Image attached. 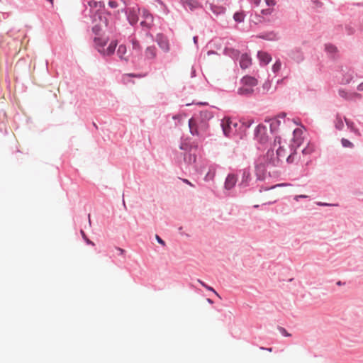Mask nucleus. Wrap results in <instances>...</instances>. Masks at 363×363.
Instances as JSON below:
<instances>
[{
	"instance_id": "f257e3e1",
	"label": "nucleus",
	"mask_w": 363,
	"mask_h": 363,
	"mask_svg": "<svg viewBox=\"0 0 363 363\" xmlns=\"http://www.w3.org/2000/svg\"><path fill=\"white\" fill-rule=\"evenodd\" d=\"M108 42V38L104 37H96L94 38V43L98 51L104 55H111L113 54L116 48V42L112 41L110 43L108 46L105 48Z\"/></svg>"
},
{
	"instance_id": "f03ea898",
	"label": "nucleus",
	"mask_w": 363,
	"mask_h": 363,
	"mask_svg": "<svg viewBox=\"0 0 363 363\" xmlns=\"http://www.w3.org/2000/svg\"><path fill=\"white\" fill-rule=\"evenodd\" d=\"M277 143L279 145V147L277 150V162L286 160L288 163L294 162L296 155V150L294 149H292L291 150V152L290 154H289V152L287 151L286 149L287 145H281L280 138H276L274 140V146L277 145Z\"/></svg>"
},
{
	"instance_id": "7ed1b4c3",
	"label": "nucleus",
	"mask_w": 363,
	"mask_h": 363,
	"mask_svg": "<svg viewBox=\"0 0 363 363\" xmlns=\"http://www.w3.org/2000/svg\"><path fill=\"white\" fill-rule=\"evenodd\" d=\"M242 86L238 89V93L240 95H250L254 91V87L257 85V81L252 77H244L241 79Z\"/></svg>"
},
{
	"instance_id": "20e7f679",
	"label": "nucleus",
	"mask_w": 363,
	"mask_h": 363,
	"mask_svg": "<svg viewBox=\"0 0 363 363\" xmlns=\"http://www.w3.org/2000/svg\"><path fill=\"white\" fill-rule=\"evenodd\" d=\"M238 125V124L236 121H234L229 118H223L221 121V127L224 135L227 137H230L235 134L237 133Z\"/></svg>"
},
{
	"instance_id": "39448f33",
	"label": "nucleus",
	"mask_w": 363,
	"mask_h": 363,
	"mask_svg": "<svg viewBox=\"0 0 363 363\" xmlns=\"http://www.w3.org/2000/svg\"><path fill=\"white\" fill-rule=\"evenodd\" d=\"M303 131L301 128H296L294 130V137L291 144V150L296 149L301 145L304 141Z\"/></svg>"
},
{
	"instance_id": "423d86ee",
	"label": "nucleus",
	"mask_w": 363,
	"mask_h": 363,
	"mask_svg": "<svg viewBox=\"0 0 363 363\" xmlns=\"http://www.w3.org/2000/svg\"><path fill=\"white\" fill-rule=\"evenodd\" d=\"M255 138L261 143H264L268 139L267 128L263 125H258L255 130Z\"/></svg>"
},
{
	"instance_id": "0eeeda50",
	"label": "nucleus",
	"mask_w": 363,
	"mask_h": 363,
	"mask_svg": "<svg viewBox=\"0 0 363 363\" xmlns=\"http://www.w3.org/2000/svg\"><path fill=\"white\" fill-rule=\"evenodd\" d=\"M143 18H144L141 22L140 25L143 28H146L147 29H150L153 25V16L149 13L147 11H143Z\"/></svg>"
},
{
	"instance_id": "6e6552de",
	"label": "nucleus",
	"mask_w": 363,
	"mask_h": 363,
	"mask_svg": "<svg viewBox=\"0 0 363 363\" xmlns=\"http://www.w3.org/2000/svg\"><path fill=\"white\" fill-rule=\"evenodd\" d=\"M156 41L160 46V48L164 50V52H167L170 50V46L169 43V40L167 38L164 36L162 34H159L157 35Z\"/></svg>"
},
{
	"instance_id": "1a4fd4ad",
	"label": "nucleus",
	"mask_w": 363,
	"mask_h": 363,
	"mask_svg": "<svg viewBox=\"0 0 363 363\" xmlns=\"http://www.w3.org/2000/svg\"><path fill=\"white\" fill-rule=\"evenodd\" d=\"M219 1H224V0H212L211 3V11L216 15L222 14L225 13V7L223 5H218Z\"/></svg>"
},
{
	"instance_id": "9d476101",
	"label": "nucleus",
	"mask_w": 363,
	"mask_h": 363,
	"mask_svg": "<svg viewBox=\"0 0 363 363\" xmlns=\"http://www.w3.org/2000/svg\"><path fill=\"white\" fill-rule=\"evenodd\" d=\"M270 163H267V166L260 163L256 166V174L259 179H263L267 168H269Z\"/></svg>"
},
{
	"instance_id": "9b49d317",
	"label": "nucleus",
	"mask_w": 363,
	"mask_h": 363,
	"mask_svg": "<svg viewBox=\"0 0 363 363\" xmlns=\"http://www.w3.org/2000/svg\"><path fill=\"white\" fill-rule=\"evenodd\" d=\"M128 19L130 24L133 25L138 21V9L135 8L128 9Z\"/></svg>"
},
{
	"instance_id": "f8f14e48",
	"label": "nucleus",
	"mask_w": 363,
	"mask_h": 363,
	"mask_svg": "<svg viewBox=\"0 0 363 363\" xmlns=\"http://www.w3.org/2000/svg\"><path fill=\"white\" fill-rule=\"evenodd\" d=\"M189 126L190 132L192 135H201V130L199 128L196 121L194 118H192L189 119Z\"/></svg>"
},
{
	"instance_id": "ddd939ff",
	"label": "nucleus",
	"mask_w": 363,
	"mask_h": 363,
	"mask_svg": "<svg viewBox=\"0 0 363 363\" xmlns=\"http://www.w3.org/2000/svg\"><path fill=\"white\" fill-rule=\"evenodd\" d=\"M251 58L247 54H242L240 58V65L242 69H246L251 65Z\"/></svg>"
},
{
	"instance_id": "4468645a",
	"label": "nucleus",
	"mask_w": 363,
	"mask_h": 363,
	"mask_svg": "<svg viewBox=\"0 0 363 363\" xmlns=\"http://www.w3.org/2000/svg\"><path fill=\"white\" fill-rule=\"evenodd\" d=\"M236 182H237V177H235V175L229 174L225 179V189H232L235 185Z\"/></svg>"
},
{
	"instance_id": "2eb2a0df",
	"label": "nucleus",
	"mask_w": 363,
	"mask_h": 363,
	"mask_svg": "<svg viewBox=\"0 0 363 363\" xmlns=\"http://www.w3.org/2000/svg\"><path fill=\"white\" fill-rule=\"evenodd\" d=\"M145 57L147 60H152L157 55V50L154 46L147 47L145 51Z\"/></svg>"
},
{
	"instance_id": "dca6fc26",
	"label": "nucleus",
	"mask_w": 363,
	"mask_h": 363,
	"mask_svg": "<svg viewBox=\"0 0 363 363\" xmlns=\"http://www.w3.org/2000/svg\"><path fill=\"white\" fill-rule=\"evenodd\" d=\"M258 57L260 62L264 65H267L272 60V57L267 52L262 51L258 52Z\"/></svg>"
},
{
	"instance_id": "f3484780",
	"label": "nucleus",
	"mask_w": 363,
	"mask_h": 363,
	"mask_svg": "<svg viewBox=\"0 0 363 363\" xmlns=\"http://www.w3.org/2000/svg\"><path fill=\"white\" fill-rule=\"evenodd\" d=\"M127 53V48L126 46L124 45H119L118 50H117V55L118 57L121 60H128V55Z\"/></svg>"
},
{
	"instance_id": "a211bd4d",
	"label": "nucleus",
	"mask_w": 363,
	"mask_h": 363,
	"mask_svg": "<svg viewBox=\"0 0 363 363\" xmlns=\"http://www.w3.org/2000/svg\"><path fill=\"white\" fill-rule=\"evenodd\" d=\"M184 161L189 164H191L196 162V155L192 153H186L184 155Z\"/></svg>"
},
{
	"instance_id": "6ab92c4d",
	"label": "nucleus",
	"mask_w": 363,
	"mask_h": 363,
	"mask_svg": "<svg viewBox=\"0 0 363 363\" xmlns=\"http://www.w3.org/2000/svg\"><path fill=\"white\" fill-rule=\"evenodd\" d=\"M233 18L236 22H242L245 18V14L242 11L236 12L233 16Z\"/></svg>"
},
{
	"instance_id": "aec40b11",
	"label": "nucleus",
	"mask_w": 363,
	"mask_h": 363,
	"mask_svg": "<svg viewBox=\"0 0 363 363\" xmlns=\"http://www.w3.org/2000/svg\"><path fill=\"white\" fill-rule=\"evenodd\" d=\"M250 179V174L247 169H245L242 174V184L244 183H247L248 180Z\"/></svg>"
},
{
	"instance_id": "412c9836",
	"label": "nucleus",
	"mask_w": 363,
	"mask_h": 363,
	"mask_svg": "<svg viewBox=\"0 0 363 363\" xmlns=\"http://www.w3.org/2000/svg\"><path fill=\"white\" fill-rule=\"evenodd\" d=\"M131 43H132L133 50H135L137 52H139L141 49L139 42L135 39H133L131 40Z\"/></svg>"
},
{
	"instance_id": "4be33fe9",
	"label": "nucleus",
	"mask_w": 363,
	"mask_h": 363,
	"mask_svg": "<svg viewBox=\"0 0 363 363\" xmlns=\"http://www.w3.org/2000/svg\"><path fill=\"white\" fill-rule=\"evenodd\" d=\"M281 66V63L279 60H277L276 62L272 66V70L274 72H277L280 70Z\"/></svg>"
},
{
	"instance_id": "5701e85b",
	"label": "nucleus",
	"mask_w": 363,
	"mask_h": 363,
	"mask_svg": "<svg viewBox=\"0 0 363 363\" xmlns=\"http://www.w3.org/2000/svg\"><path fill=\"white\" fill-rule=\"evenodd\" d=\"M342 145L344 147H353V144L348 140L342 138L341 140Z\"/></svg>"
},
{
	"instance_id": "b1692460",
	"label": "nucleus",
	"mask_w": 363,
	"mask_h": 363,
	"mask_svg": "<svg viewBox=\"0 0 363 363\" xmlns=\"http://www.w3.org/2000/svg\"><path fill=\"white\" fill-rule=\"evenodd\" d=\"M80 233L83 238V239L85 240V242L88 244V245H94V243L91 241L86 236V235L85 234L84 231L83 230H81L80 231Z\"/></svg>"
},
{
	"instance_id": "393cba45",
	"label": "nucleus",
	"mask_w": 363,
	"mask_h": 363,
	"mask_svg": "<svg viewBox=\"0 0 363 363\" xmlns=\"http://www.w3.org/2000/svg\"><path fill=\"white\" fill-rule=\"evenodd\" d=\"M335 127L339 130H341L343 127V122L341 120V118L338 116L337 117L335 121Z\"/></svg>"
},
{
	"instance_id": "a878e982",
	"label": "nucleus",
	"mask_w": 363,
	"mask_h": 363,
	"mask_svg": "<svg viewBox=\"0 0 363 363\" xmlns=\"http://www.w3.org/2000/svg\"><path fill=\"white\" fill-rule=\"evenodd\" d=\"M347 125L354 132L359 133L358 130L354 128V123L345 119Z\"/></svg>"
},
{
	"instance_id": "bb28decb",
	"label": "nucleus",
	"mask_w": 363,
	"mask_h": 363,
	"mask_svg": "<svg viewBox=\"0 0 363 363\" xmlns=\"http://www.w3.org/2000/svg\"><path fill=\"white\" fill-rule=\"evenodd\" d=\"M313 146H308L306 148H304L302 152L303 154H311L313 151Z\"/></svg>"
},
{
	"instance_id": "cd10ccee",
	"label": "nucleus",
	"mask_w": 363,
	"mask_h": 363,
	"mask_svg": "<svg viewBox=\"0 0 363 363\" xmlns=\"http://www.w3.org/2000/svg\"><path fill=\"white\" fill-rule=\"evenodd\" d=\"M108 5L111 8H116L118 6V4L116 1H110L108 2Z\"/></svg>"
},
{
	"instance_id": "c85d7f7f",
	"label": "nucleus",
	"mask_w": 363,
	"mask_h": 363,
	"mask_svg": "<svg viewBox=\"0 0 363 363\" xmlns=\"http://www.w3.org/2000/svg\"><path fill=\"white\" fill-rule=\"evenodd\" d=\"M206 289L208 291H213L217 296L220 297L219 294L210 286H206Z\"/></svg>"
},
{
	"instance_id": "c756f323",
	"label": "nucleus",
	"mask_w": 363,
	"mask_h": 363,
	"mask_svg": "<svg viewBox=\"0 0 363 363\" xmlns=\"http://www.w3.org/2000/svg\"><path fill=\"white\" fill-rule=\"evenodd\" d=\"M97 4H98V2L96 1H90L89 2V5L91 6V7H96L97 6Z\"/></svg>"
},
{
	"instance_id": "7c9ffc66",
	"label": "nucleus",
	"mask_w": 363,
	"mask_h": 363,
	"mask_svg": "<svg viewBox=\"0 0 363 363\" xmlns=\"http://www.w3.org/2000/svg\"><path fill=\"white\" fill-rule=\"evenodd\" d=\"M265 2L268 6H274L275 5L274 0H265Z\"/></svg>"
},
{
	"instance_id": "2f4dec72",
	"label": "nucleus",
	"mask_w": 363,
	"mask_h": 363,
	"mask_svg": "<svg viewBox=\"0 0 363 363\" xmlns=\"http://www.w3.org/2000/svg\"><path fill=\"white\" fill-rule=\"evenodd\" d=\"M156 240H157V242H158L159 243H160L161 245H165V243H164V240H162V239L160 238V237H159L158 235H156Z\"/></svg>"
},
{
	"instance_id": "473e14b6",
	"label": "nucleus",
	"mask_w": 363,
	"mask_h": 363,
	"mask_svg": "<svg viewBox=\"0 0 363 363\" xmlns=\"http://www.w3.org/2000/svg\"><path fill=\"white\" fill-rule=\"evenodd\" d=\"M326 49H327L328 51H330V52H333V51H335V47H333V45H327V46H326Z\"/></svg>"
},
{
	"instance_id": "72a5a7b5",
	"label": "nucleus",
	"mask_w": 363,
	"mask_h": 363,
	"mask_svg": "<svg viewBox=\"0 0 363 363\" xmlns=\"http://www.w3.org/2000/svg\"><path fill=\"white\" fill-rule=\"evenodd\" d=\"M308 196L306 195H298V196H296L294 199L298 201L299 198H307Z\"/></svg>"
},
{
	"instance_id": "f704fd0d",
	"label": "nucleus",
	"mask_w": 363,
	"mask_h": 363,
	"mask_svg": "<svg viewBox=\"0 0 363 363\" xmlns=\"http://www.w3.org/2000/svg\"><path fill=\"white\" fill-rule=\"evenodd\" d=\"M183 182L186 184H188L189 185H190L191 186H194L189 180L186 179H183Z\"/></svg>"
},
{
	"instance_id": "c9c22d12",
	"label": "nucleus",
	"mask_w": 363,
	"mask_h": 363,
	"mask_svg": "<svg viewBox=\"0 0 363 363\" xmlns=\"http://www.w3.org/2000/svg\"><path fill=\"white\" fill-rule=\"evenodd\" d=\"M198 282L203 287L206 288V286H208L207 284H206L203 281H202L201 280L199 279L198 280Z\"/></svg>"
},
{
	"instance_id": "e433bc0d",
	"label": "nucleus",
	"mask_w": 363,
	"mask_h": 363,
	"mask_svg": "<svg viewBox=\"0 0 363 363\" xmlns=\"http://www.w3.org/2000/svg\"><path fill=\"white\" fill-rule=\"evenodd\" d=\"M252 2L256 5V6H259V4H260L261 2V0H252Z\"/></svg>"
},
{
	"instance_id": "4c0bfd02",
	"label": "nucleus",
	"mask_w": 363,
	"mask_h": 363,
	"mask_svg": "<svg viewBox=\"0 0 363 363\" xmlns=\"http://www.w3.org/2000/svg\"><path fill=\"white\" fill-rule=\"evenodd\" d=\"M269 86V82H266L264 85H263V88L264 89H268V87Z\"/></svg>"
},
{
	"instance_id": "58836bf2",
	"label": "nucleus",
	"mask_w": 363,
	"mask_h": 363,
	"mask_svg": "<svg viewBox=\"0 0 363 363\" xmlns=\"http://www.w3.org/2000/svg\"><path fill=\"white\" fill-rule=\"evenodd\" d=\"M357 89L359 91H363V82L358 86Z\"/></svg>"
},
{
	"instance_id": "ea45409f",
	"label": "nucleus",
	"mask_w": 363,
	"mask_h": 363,
	"mask_svg": "<svg viewBox=\"0 0 363 363\" xmlns=\"http://www.w3.org/2000/svg\"><path fill=\"white\" fill-rule=\"evenodd\" d=\"M284 185H285V184H277V185L272 186L271 189H274L277 186H284ZM268 189H270V188L269 189H266V190H268Z\"/></svg>"
},
{
	"instance_id": "a19ab883",
	"label": "nucleus",
	"mask_w": 363,
	"mask_h": 363,
	"mask_svg": "<svg viewBox=\"0 0 363 363\" xmlns=\"http://www.w3.org/2000/svg\"><path fill=\"white\" fill-rule=\"evenodd\" d=\"M117 249L119 251V252L121 253V255H123L124 254V252H125L124 250H123V249H121L120 247H118Z\"/></svg>"
},
{
	"instance_id": "79ce46f5",
	"label": "nucleus",
	"mask_w": 363,
	"mask_h": 363,
	"mask_svg": "<svg viewBox=\"0 0 363 363\" xmlns=\"http://www.w3.org/2000/svg\"><path fill=\"white\" fill-rule=\"evenodd\" d=\"M283 330V333L286 335V336H290L291 335L290 334H288L286 333V331L284 330V329H282Z\"/></svg>"
},
{
	"instance_id": "37998d69",
	"label": "nucleus",
	"mask_w": 363,
	"mask_h": 363,
	"mask_svg": "<svg viewBox=\"0 0 363 363\" xmlns=\"http://www.w3.org/2000/svg\"><path fill=\"white\" fill-rule=\"evenodd\" d=\"M318 204L320 206H329V204L325 203H318Z\"/></svg>"
},
{
	"instance_id": "c03bdc74",
	"label": "nucleus",
	"mask_w": 363,
	"mask_h": 363,
	"mask_svg": "<svg viewBox=\"0 0 363 363\" xmlns=\"http://www.w3.org/2000/svg\"><path fill=\"white\" fill-rule=\"evenodd\" d=\"M197 40H198V37H196V36L194 37V42L195 43H197Z\"/></svg>"
},
{
	"instance_id": "a18cd8bd",
	"label": "nucleus",
	"mask_w": 363,
	"mask_h": 363,
	"mask_svg": "<svg viewBox=\"0 0 363 363\" xmlns=\"http://www.w3.org/2000/svg\"><path fill=\"white\" fill-rule=\"evenodd\" d=\"M206 128H207V126H206V125L205 123H203V124L202 125V126H201V128H202V129H204V130H205V129H206Z\"/></svg>"
},
{
	"instance_id": "49530a36",
	"label": "nucleus",
	"mask_w": 363,
	"mask_h": 363,
	"mask_svg": "<svg viewBox=\"0 0 363 363\" xmlns=\"http://www.w3.org/2000/svg\"><path fill=\"white\" fill-rule=\"evenodd\" d=\"M207 301H208V303H209L210 304H212V303H213V301H212L211 299H210V298H207Z\"/></svg>"
},
{
	"instance_id": "de8ad7c7",
	"label": "nucleus",
	"mask_w": 363,
	"mask_h": 363,
	"mask_svg": "<svg viewBox=\"0 0 363 363\" xmlns=\"http://www.w3.org/2000/svg\"><path fill=\"white\" fill-rule=\"evenodd\" d=\"M213 175H214V174H213V175H212V176H211V175H210V173H208V174H207V175H206V177H210V178H211V179H212V178L213 177Z\"/></svg>"
},
{
	"instance_id": "09e8293b",
	"label": "nucleus",
	"mask_w": 363,
	"mask_h": 363,
	"mask_svg": "<svg viewBox=\"0 0 363 363\" xmlns=\"http://www.w3.org/2000/svg\"><path fill=\"white\" fill-rule=\"evenodd\" d=\"M274 201H275V200H274V201H268V202H265V203H264V204H266V203H273V202H274Z\"/></svg>"
},
{
	"instance_id": "8fccbe9b",
	"label": "nucleus",
	"mask_w": 363,
	"mask_h": 363,
	"mask_svg": "<svg viewBox=\"0 0 363 363\" xmlns=\"http://www.w3.org/2000/svg\"><path fill=\"white\" fill-rule=\"evenodd\" d=\"M262 13H269V10H267L266 11H262Z\"/></svg>"
},
{
	"instance_id": "3c124183",
	"label": "nucleus",
	"mask_w": 363,
	"mask_h": 363,
	"mask_svg": "<svg viewBox=\"0 0 363 363\" xmlns=\"http://www.w3.org/2000/svg\"><path fill=\"white\" fill-rule=\"evenodd\" d=\"M250 126V123H248L246 125H245V128H248Z\"/></svg>"
},
{
	"instance_id": "603ef678",
	"label": "nucleus",
	"mask_w": 363,
	"mask_h": 363,
	"mask_svg": "<svg viewBox=\"0 0 363 363\" xmlns=\"http://www.w3.org/2000/svg\"><path fill=\"white\" fill-rule=\"evenodd\" d=\"M128 76H130H130H131V77H136L135 75H133V74H128Z\"/></svg>"
},
{
	"instance_id": "864d4df0",
	"label": "nucleus",
	"mask_w": 363,
	"mask_h": 363,
	"mask_svg": "<svg viewBox=\"0 0 363 363\" xmlns=\"http://www.w3.org/2000/svg\"><path fill=\"white\" fill-rule=\"evenodd\" d=\"M337 285H341V281H339L337 283Z\"/></svg>"
},
{
	"instance_id": "5fc2aeb1",
	"label": "nucleus",
	"mask_w": 363,
	"mask_h": 363,
	"mask_svg": "<svg viewBox=\"0 0 363 363\" xmlns=\"http://www.w3.org/2000/svg\"><path fill=\"white\" fill-rule=\"evenodd\" d=\"M89 222L91 223L90 216H89Z\"/></svg>"
}]
</instances>
